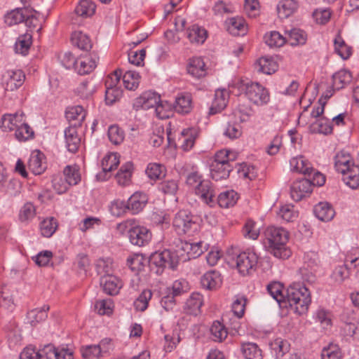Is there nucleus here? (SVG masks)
<instances>
[{
  "mask_svg": "<svg viewBox=\"0 0 359 359\" xmlns=\"http://www.w3.org/2000/svg\"><path fill=\"white\" fill-rule=\"evenodd\" d=\"M265 43L271 48H279L287 43L286 37L277 31L266 33L264 36Z\"/></svg>",
  "mask_w": 359,
  "mask_h": 359,
  "instance_id": "38",
  "label": "nucleus"
},
{
  "mask_svg": "<svg viewBox=\"0 0 359 359\" xmlns=\"http://www.w3.org/2000/svg\"><path fill=\"white\" fill-rule=\"evenodd\" d=\"M36 209L32 203H26L21 208L19 213V219L21 222H27L34 217Z\"/></svg>",
  "mask_w": 359,
  "mask_h": 359,
  "instance_id": "59",
  "label": "nucleus"
},
{
  "mask_svg": "<svg viewBox=\"0 0 359 359\" xmlns=\"http://www.w3.org/2000/svg\"><path fill=\"white\" fill-rule=\"evenodd\" d=\"M32 35L28 33L20 36L15 44L16 53H21L24 55H26L32 43Z\"/></svg>",
  "mask_w": 359,
  "mask_h": 359,
  "instance_id": "50",
  "label": "nucleus"
},
{
  "mask_svg": "<svg viewBox=\"0 0 359 359\" xmlns=\"http://www.w3.org/2000/svg\"><path fill=\"white\" fill-rule=\"evenodd\" d=\"M148 198L146 194L141 192H135L128 200V210L133 211L134 214L140 212L146 205Z\"/></svg>",
  "mask_w": 359,
  "mask_h": 359,
  "instance_id": "22",
  "label": "nucleus"
},
{
  "mask_svg": "<svg viewBox=\"0 0 359 359\" xmlns=\"http://www.w3.org/2000/svg\"><path fill=\"white\" fill-rule=\"evenodd\" d=\"M359 265V259L355 257L354 259H349L346 258L345 264L341 266L336 267L334 271V276L336 280L343 281L347 278L349 276L350 271L352 269H355Z\"/></svg>",
  "mask_w": 359,
  "mask_h": 359,
  "instance_id": "19",
  "label": "nucleus"
},
{
  "mask_svg": "<svg viewBox=\"0 0 359 359\" xmlns=\"http://www.w3.org/2000/svg\"><path fill=\"white\" fill-rule=\"evenodd\" d=\"M229 97V95L226 90H217L209 114L213 115L222 111L226 107Z\"/></svg>",
  "mask_w": 359,
  "mask_h": 359,
  "instance_id": "17",
  "label": "nucleus"
},
{
  "mask_svg": "<svg viewBox=\"0 0 359 359\" xmlns=\"http://www.w3.org/2000/svg\"><path fill=\"white\" fill-rule=\"evenodd\" d=\"M343 175V181L350 188L355 189L359 187V165L355 163L341 173Z\"/></svg>",
  "mask_w": 359,
  "mask_h": 359,
  "instance_id": "21",
  "label": "nucleus"
},
{
  "mask_svg": "<svg viewBox=\"0 0 359 359\" xmlns=\"http://www.w3.org/2000/svg\"><path fill=\"white\" fill-rule=\"evenodd\" d=\"M187 36L191 43L201 44L207 38V32L198 25H194L187 30Z\"/></svg>",
  "mask_w": 359,
  "mask_h": 359,
  "instance_id": "32",
  "label": "nucleus"
},
{
  "mask_svg": "<svg viewBox=\"0 0 359 359\" xmlns=\"http://www.w3.org/2000/svg\"><path fill=\"white\" fill-rule=\"evenodd\" d=\"M203 242L182 243V249L187 252L189 259H195L203 252Z\"/></svg>",
  "mask_w": 359,
  "mask_h": 359,
  "instance_id": "48",
  "label": "nucleus"
},
{
  "mask_svg": "<svg viewBox=\"0 0 359 359\" xmlns=\"http://www.w3.org/2000/svg\"><path fill=\"white\" fill-rule=\"evenodd\" d=\"M81 352L84 359H100L103 356L100 348L95 344L82 346Z\"/></svg>",
  "mask_w": 359,
  "mask_h": 359,
  "instance_id": "58",
  "label": "nucleus"
},
{
  "mask_svg": "<svg viewBox=\"0 0 359 359\" xmlns=\"http://www.w3.org/2000/svg\"><path fill=\"white\" fill-rule=\"evenodd\" d=\"M161 101L160 95L155 92L147 91L137 97L135 106L143 109L154 108Z\"/></svg>",
  "mask_w": 359,
  "mask_h": 359,
  "instance_id": "12",
  "label": "nucleus"
},
{
  "mask_svg": "<svg viewBox=\"0 0 359 359\" xmlns=\"http://www.w3.org/2000/svg\"><path fill=\"white\" fill-rule=\"evenodd\" d=\"M266 289L280 306H283L282 304L287 302L290 308L299 315L305 313L311 302L309 289L299 283L290 285L287 290L286 297L283 294L284 287L280 282L274 281L269 283Z\"/></svg>",
  "mask_w": 359,
  "mask_h": 359,
  "instance_id": "1",
  "label": "nucleus"
},
{
  "mask_svg": "<svg viewBox=\"0 0 359 359\" xmlns=\"http://www.w3.org/2000/svg\"><path fill=\"white\" fill-rule=\"evenodd\" d=\"M312 184L311 180L300 179L294 181L290 187V195L295 201H299L303 198L308 196L312 192Z\"/></svg>",
  "mask_w": 359,
  "mask_h": 359,
  "instance_id": "9",
  "label": "nucleus"
},
{
  "mask_svg": "<svg viewBox=\"0 0 359 359\" xmlns=\"http://www.w3.org/2000/svg\"><path fill=\"white\" fill-rule=\"evenodd\" d=\"M239 273L243 276L249 274L254 270L257 264L258 256L253 251L243 252L238 255L236 258H232Z\"/></svg>",
  "mask_w": 359,
  "mask_h": 359,
  "instance_id": "5",
  "label": "nucleus"
},
{
  "mask_svg": "<svg viewBox=\"0 0 359 359\" xmlns=\"http://www.w3.org/2000/svg\"><path fill=\"white\" fill-rule=\"evenodd\" d=\"M232 170L233 166L231 163L222 165L218 163H211L210 165L211 177L215 181L226 179Z\"/></svg>",
  "mask_w": 359,
  "mask_h": 359,
  "instance_id": "20",
  "label": "nucleus"
},
{
  "mask_svg": "<svg viewBox=\"0 0 359 359\" xmlns=\"http://www.w3.org/2000/svg\"><path fill=\"white\" fill-rule=\"evenodd\" d=\"M46 157L43 153L37 151L36 153H33L29 160L28 167L29 169L34 175H41L43 173L46 168Z\"/></svg>",
  "mask_w": 359,
  "mask_h": 359,
  "instance_id": "16",
  "label": "nucleus"
},
{
  "mask_svg": "<svg viewBox=\"0 0 359 359\" xmlns=\"http://www.w3.org/2000/svg\"><path fill=\"white\" fill-rule=\"evenodd\" d=\"M334 50L335 52L343 59H348L351 55V48L348 46L341 37V36L338 34L334 40Z\"/></svg>",
  "mask_w": 359,
  "mask_h": 359,
  "instance_id": "42",
  "label": "nucleus"
},
{
  "mask_svg": "<svg viewBox=\"0 0 359 359\" xmlns=\"http://www.w3.org/2000/svg\"><path fill=\"white\" fill-rule=\"evenodd\" d=\"M67 119L69 121H77L78 125L80 126L86 116V111L83 107L80 105L69 107L65 113Z\"/></svg>",
  "mask_w": 359,
  "mask_h": 359,
  "instance_id": "51",
  "label": "nucleus"
},
{
  "mask_svg": "<svg viewBox=\"0 0 359 359\" xmlns=\"http://www.w3.org/2000/svg\"><path fill=\"white\" fill-rule=\"evenodd\" d=\"M201 282L203 287L215 288L221 282L220 275L215 271H210L203 276Z\"/></svg>",
  "mask_w": 359,
  "mask_h": 359,
  "instance_id": "47",
  "label": "nucleus"
},
{
  "mask_svg": "<svg viewBox=\"0 0 359 359\" xmlns=\"http://www.w3.org/2000/svg\"><path fill=\"white\" fill-rule=\"evenodd\" d=\"M98 59L95 54L80 58L76 64V69L81 75L90 74L96 67Z\"/></svg>",
  "mask_w": 359,
  "mask_h": 359,
  "instance_id": "18",
  "label": "nucleus"
},
{
  "mask_svg": "<svg viewBox=\"0 0 359 359\" xmlns=\"http://www.w3.org/2000/svg\"><path fill=\"white\" fill-rule=\"evenodd\" d=\"M322 359H341L342 357L340 348L336 344L325 347L321 353Z\"/></svg>",
  "mask_w": 359,
  "mask_h": 359,
  "instance_id": "60",
  "label": "nucleus"
},
{
  "mask_svg": "<svg viewBox=\"0 0 359 359\" xmlns=\"http://www.w3.org/2000/svg\"><path fill=\"white\" fill-rule=\"evenodd\" d=\"M316 217L323 222L330 221L334 216V210L327 202H320L314 207Z\"/></svg>",
  "mask_w": 359,
  "mask_h": 359,
  "instance_id": "25",
  "label": "nucleus"
},
{
  "mask_svg": "<svg viewBox=\"0 0 359 359\" xmlns=\"http://www.w3.org/2000/svg\"><path fill=\"white\" fill-rule=\"evenodd\" d=\"M152 292L149 290H144L134 302V306L140 311H145L148 307L149 301L151 299Z\"/></svg>",
  "mask_w": 359,
  "mask_h": 359,
  "instance_id": "57",
  "label": "nucleus"
},
{
  "mask_svg": "<svg viewBox=\"0 0 359 359\" xmlns=\"http://www.w3.org/2000/svg\"><path fill=\"white\" fill-rule=\"evenodd\" d=\"M133 163L127 162L123 164L116 175V178L118 184L126 186L130 181L132 175Z\"/></svg>",
  "mask_w": 359,
  "mask_h": 359,
  "instance_id": "45",
  "label": "nucleus"
},
{
  "mask_svg": "<svg viewBox=\"0 0 359 359\" xmlns=\"http://www.w3.org/2000/svg\"><path fill=\"white\" fill-rule=\"evenodd\" d=\"M108 137L114 144H119L124 140V133L117 126H111L108 129Z\"/></svg>",
  "mask_w": 359,
  "mask_h": 359,
  "instance_id": "63",
  "label": "nucleus"
},
{
  "mask_svg": "<svg viewBox=\"0 0 359 359\" xmlns=\"http://www.w3.org/2000/svg\"><path fill=\"white\" fill-rule=\"evenodd\" d=\"M243 235L245 238L255 240L258 238L259 231L256 226V223L252 220H248L243 228Z\"/></svg>",
  "mask_w": 359,
  "mask_h": 359,
  "instance_id": "64",
  "label": "nucleus"
},
{
  "mask_svg": "<svg viewBox=\"0 0 359 359\" xmlns=\"http://www.w3.org/2000/svg\"><path fill=\"white\" fill-rule=\"evenodd\" d=\"M241 351L246 359H262V351L259 347L252 342L243 343Z\"/></svg>",
  "mask_w": 359,
  "mask_h": 359,
  "instance_id": "35",
  "label": "nucleus"
},
{
  "mask_svg": "<svg viewBox=\"0 0 359 359\" xmlns=\"http://www.w3.org/2000/svg\"><path fill=\"white\" fill-rule=\"evenodd\" d=\"M24 114L15 113L14 114H5L0 121V128L3 131H11L18 128L20 123H22Z\"/></svg>",
  "mask_w": 359,
  "mask_h": 359,
  "instance_id": "15",
  "label": "nucleus"
},
{
  "mask_svg": "<svg viewBox=\"0 0 359 359\" xmlns=\"http://www.w3.org/2000/svg\"><path fill=\"white\" fill-rule=\"evenodd\" d=\"M334 168L338 172L343 173L354 163L349 153L340 151L336 154L334 158Z\"/></svg>",
  "mask_w": 359,
  "mask_h": 359,
  "instance_id": "23",
  "label": "nucleus"
},
{
  "mask_svg": "<svg viewBox=\"0 0 359 359\" xmlns=\"http://www.w3.org/2000/svg\"><path fill=\"white\" fill-rule=\"evenodd\" d=\"M119 164V156L117 154H109L102 160V168L104 172H109L116 168Z\"/></svg>",
  "mask_w": 359,
  "mask_h": 359,
  "instance_id": "55",
  "label": "nucleus"
},
{
  "mask_svg": "<svg viewBox=\"0 0 359 359\" xmlns=\"http://www.w3.org/2000/svg\"><path fill=\"white\" fill-rule=\"evenodd\" d=\"M15 135L19 141H26L34 136V131L25 123V118H23L22 123H20L16 129Z\"/></svg>",
  "mask_w": 359,
  "mask_h": 359,
  "instance_id": "56",
  "label": "nucleus"
},
{
  "mask_svg": "<svg viewBox=\"0 0 359 359\" xmlns=\"http://www.w3.org/2000/svg\"><path fill=\"white\" fill-rule=\"evenodd\" d=\"M49 310V306H43L41 309H35L27 313V319L32 326L45 320L48 317L47 312Z\"/></svg>",
  "mask_w": 359,
  "mask_h": 359,
  "instance_id": "39",
  "label": "nucleus"
},
{
  "mask_svg": "<svg viewBox=\"0 0 359 359\" xmlns=\"http://www.w3.org/2000/svg\"><path fill=\"white\" fill-rule=\"evenodd\" d=\"M188 73L196 78H201L206 74L205 65L201 57H196L190 60L187 67Z\"/></svg>",
  "mask_w": 359,
  "mask_h": 359,
  "instance_id": "27",
  "label": "nucleus"
},
{
  "mask_svg": "<svg viewBox=\"0 0 359 359\" xmlns=\"http://www.w3.org/2000/svg\"><path fill=\"white\" fill-rule=\"evenodd\" d=\"M271 349L274 352L276 358L283 357L290 349L287 341L278 338L270 343Z\"/></svg>",
  "mask_w": 359,
  "mask_h": 359,
  "instance_id": "52",
  "label": "nucleus"
},
{
  "mask_svg": "<svg viewBox=\"0 0 359 359\" xmlns=\"http://www.w3.org/2000/svg\"><path fill=\"white\" fill-rule=\"evenodd\" d=\"M203 305V296L200 293H193L186 302L187 312L196 316L200 313Z\"/></svg>",
  "mask_w": 359,
  "mask_h": 359,
  "instance_id": "36",
  "label": "nucleus"
},
{
  "mask_svg": "<svg viewBox=\"0 0 359 359\" xmlns=\"http://www.w3.org/2000/svg\"><path fill=\"white\" fill-rule=\"evenodd\" d=\"M195 192L205 203L211 205V203L214 202L216 193L210 181L203 180V182H200V183L196 185Z\"/></svg>",
  "mask_w": 359,
  "mask_h": 359,
  "instance_id": "11",
  "label": "nucleus"
},
{
  "mask_svg": "<svg viewBox=\"0 0 359 359\" xmlns=\"http://www.w3.org/2000/svg\"><path fill=\"white\" fill-rule=\"evenodd\" d=\"M144 257L142 255L135 254L129 256L127 259V265L132 271L137 273L143 268Z\"/></svg>",
  "mask_w": 359,
  "mask_h": 359,
  "instance_id": "62",
  "label": "nucleus"
},
{
  "mask_svg": "<svg viewBox=\"0 0 359 359\" xmlns=\"http://www.w3.org/2000/svg\"><path fill=\"white\" fill-rule=\"evenodd\" d=\"M226 24L228 32L232 35H243L246 32V25L243 18H231L226 20Z\"/></svg>",
  "mask_w": 359,
  "mask_h": 359,
  "instance_id": "28",
  "label": "nucleus"
},
{
  "mask_svg": "<svg viewBox=\"0 0 359 359\" xmlns=\"http://www.w3.org/2000/svg\"><path fill=\"white\" fill-rule=\"evenodd\" d=\"M238 194L233 190L221 193L217 197V202L220 207L228 208L233 206L238 201Z\"/></svg>",
  "mask_w": 359,
  "mask_h": 359,
  "instance_id": "41",
  "label": "nucleus"
},
{
  "mask_svg": "<svg viewBox=\"0 0 359 359\" xmlns=\"http://www.w3.org/2000/svg\"><path fill=\"white\" fill-rule=\"evenodd\" d=\"M25 76L22 71L8 70L3 75V85L6 91H13L20 88L25 81Z\"/></svg>",
  "mask_w": 359,
  "mask_h": 359,
  "instance_id": "8",
  "label": "nucleus"
},
{
  "mask_svg": "<svg viewBox=\"0 0 359 359\" xmlns=\"http://www.w3.org/2000/svg\"><path fill=\"white\" fill-rule=\"evenodd\" d=\"M95 11V5L90 0H81L75 8L77 15L82 18L92 16Z\"/></svg>",
  "mask_w": 359,
  "mask_h": 359,
  "instance_id": "43",
  "label": "nucleus"
},
{
  "mask_svg": "<svg viewBox=\"0 0 359 359\" xmlns=\"http://www.w3.org/2000/svg\"><path fill=\"white\" fill-rule=\"evenodd\" d=\"M255 67L259 72L271 74L277 71L278 65L272 57H262L256 62Z\"/></svg>",
  "mask_w": 359,
  "mask_h": 359,
  "instance_id": "24",
  "label": "nucleus"
},
{
  "mask_svg": "<svg viewBox=\"0 0 359 359\" xmlns=\"http://www.w3.org/2000/svg\"><path fill=\"white\" fill-rule=\"evenodd\" d=\"M264 246L266 250L278 259H287L291 251L286 247L289 239L288 232L282 227L271 226L264 232Z\"/></svg>",
  "mask_w": 359,
  "mask_h": 359,
  "instance_id": "2",
  "label": "nucleus"
},
{
  "mask_svg": "<svg viewBox=\"0 0 359 359\" xmlns=\"http://www.w3.org/2000/svg\"><path fill=\"white\" fill-rule=\"evenodd\" d=\"M151 232L145 226H135L128 231L130 242L137 246L147 245L151 239Z\"/></svg>",
  "mask_w": 359,
  "mask_h": 359,
  "instance_id": "7",
  "label": "nucleus"
},
{
  "mask_svg": "<svg viewBox=\"0 0 359 359\" xmlns=\"http://www.w3.org/2000/svg\"><path fill=\"white\" fill-rule=\"evenodd\" d=\"M287 36L286 40L292 46L304 45L307 40L306 32L300 29L294 28L285 32Z\"/></svg>",
  "mask_w": 359,
  "mask_h": 359,
  "instance_id": "30",
  "label": "nucleus"
},
{
  "mask_svg": "<svg viewBox=\"0 0 359 359\" xmlns=\"http://www.w3.org/2000/svg\"><path fill=\"white\" fill-rule=\"evenodd\" d=\"M65 178L71 185L77 184L81 180L79 169L76 165H67L63 170Z\"/></svg>",
  "mask_w": 359,
  "mask_h": 359,
  "instance_id": "54",
  "label": "nucleus"
},
{
  "mask_svg": "<svg viewBox=\"0 0 359 359\" xmlns=\"http://www.w3.org/2000/svg\"><path fill=\"white\" fill-rule=\"evenodd\" d=\"M30 20L27 8H16L6 13L4 16V22L8 26H13L22 22L28 24Z\"/></svg>",
  "mask_w": 359,
  "mask_h": 359,
  "instance_id": "13",
  "label": "nucleus"
},
{
  "mask_svg": "<svg viewBox=\"0 0 359 359\" xmlns=\"http://www.w3.org/2000/svg\"><path fill=\"white\" fill-rule=\"evenodd\" d=\"M191 98L189 95H182L176 98L174 109L181 114H186L191 110Z\"/></svg>",
  "mask_w": 359,
  "mask_h": 359,
  "instance_id": "37",
  "label": "nucleus"
},
{
  "mask_svg": "<svg viewBox=\"0 0 359 359\" xmlns=\"http://www.w3.org/2000/svg\"><path fill=\"white\" fill-rule=\"evenodd\" d=\"M245 95L252 102L257 105H263L269 101L268 90L258 83H247Z\"/></svg>",
  "mask_w": 359,
  "mask_h": 359,
  "instance_id": "6",
  "label": "nucleus"
},
{
  "mask_svg": "<svg viewBox=\"0 0 359 359\" xmlns=\"http://www.w3.org/2000/svg\"><path fill=\"white\" fill-rule=\"evenodd\" d=\"M291 170L304 175H311L314 170L303 156L292 158L290 161Z\"/></svg>",
  "mask_w": 359,
  "mask_h": 359,
  "instance_id": "26",
  "label": "nucleus"
},
{
  "mask_svg": "<svg viewBox=\"0 0 359 359\" xmlns=\"http://www.w3.org/2000/svg\"><path fill=\"white\" fill-rule=\"evenodd\" d=\"M140 78L139 74L136 72H126L123 76V82L125 88L130 90H135L139 86Z\"/></svg>",
  "mask_w": 359,
  "mask_h": 359,
  "instance_id": "53",
  "label": "nucleus"
},
{
  "mask_svg": "<svg viewBox=\"0 0 359 359\" xmlns=\"http://www.w3.org/2000/svg\"><path fill=\"white\" fill-rule=\"evenodd\" d=\"M310 130L313 133L330 134L332 132V127L329 119L320 118L311 124Z\"/></svg>",
  "mask_w": 359,
  "mask_h": 359,
  "instance_id": "44",
  "label": "nucleus"
},
{
  "mask_svg": "<svg viewBox=\"0 0 359 359\" xmlns=\"http://www.w3.org/2000/svg\"><path fill=\"white\" fill-rule=\"evenodd\" d=\"M100 285L104 292L109 295H115L118 293L122 287L121 281L116 276L104 275L100 279Z\"/></svg>",
  "mask_w": 359,
  "mask_h": 359,
  "instance_id": "14",
  "label": "nucleus"
},
{
  "mask_svg": "<svg viewBox=\"0 0 359 359\" xmlns=\"http://www.w3.org/2000/svg\"><path fill=\"white\" fill-rule=\"evenodd\" d=\"M65 137L66 146L72 153L77 151L80 145L81 140L77 135L76 130L74 127H69L65 130Z\"/></svg>",
  "mask_w": 359,
  "mask_h": 359,
  "instance_id": "29",
  "label": "nucleus"
},
{
  "mask_svg": "<svg viewBox=\"0 0 359 359\" xmlns=\"http://www.w3.org/2000/svg\"><path fill=\"white\" fill-rule=\"evenodd\" d=\"M198 132L196 128H189L182 130L177 138V143L184 151L191 150L194 146Z\"/></svg>",
  "mask_w": 359,
  "mask_h": 359,
  "instance_id": "10",
  "label": "nucleus"
},
{
  "mask_svg": "<svg viewBox=\"0 0 359 359\" xmlns=\"http://www.w3.org/2000/svg\"><path fill=\"white\" fill-rule=\"evenodd\" d=\"M278 215L285 221L293 222L298 217L297 212L294 210V206L291 205H283L278 212Z\"/></svg>",
  "mask_w": 359,
  "mask_h": 359,
  "instance_id": "61",
  "label": "nucleus"
},
{
  "mask_svg": "<svg viewBox=\"0 0 359 359\" xmlns=\"http://www.w3.org/2000/svg\"><path fill=\"white\" fill-rule=\"evenodd\" d=\"M298 4L294 0H282L277 6L278 17L281 19L287 18L297 8Z\"/></svg>",
  "mask_w": 359,
  "mask_h": 359,
  "instance_id": "33",
  "label": "nucleus"
},
{
  "mask_svg": "<svg viewBox=\"0 0 359 359\" xmlns=\"http://www.w3.org/2000/svg\"><path fill=\"white\" fill-rule=\"evenodd\" d=\"M71 41L74 46L79 49L88 51L92 48V42L89 36L80 31H76L72 33Z\"/></svg>",
  "mask_w": 359,
  "mask_h": 359,
  "instance_id": "31",
  "label": "nucleus"
},
{
  "mask_svg": "<svg viewBox=\"0 0 359 359\" xmlns=\"http://www.w3.org/2000/svg\"><path fill=\"white\" fill-rule=\"evenodd\" d=\"M352 79L351 74L346 69H340L332 76V86L336 90H340L348 84Z\"/></svg>",
  "mask_w": 359,
  "mask_h": 359,
  "instance_id": "34",
  "label": "nucleus"
},
{
  "mask_svg": "<svg viewBox=\"0 0 359 359\" xmlns=\"http://www.w3.org/2000/svg\"><path fill=\"white\" fill-rule=\"evenodd\" d=\"M58 226L57 219L53 217L44 219L40 224V231L43 236L50 238L55 232Z\"/></svg>",
  "mask_w": 359,
  "mask_h": 359,
  "instance_id": "40",
  "label": "nucleus"
},
{
  "mask_svg": "<svg viewBox=\"0 0 359 359\" xmlns=\"http://www.w3.org/2000/svg\"><path fill=\"white\" fill-rule=\"evenodd\" d=\"M13 292V290L8 286L2 287L0 292V306L8 310H12L14 308Z\"/></svg>",
  "mask_w": 359,
  "mask_h": 359,
  "instance_id": "46",
  "label": "nucleus"
},
{
  "mask_svg": "<svg viewBox=\"0 0 359 359\" xmlns=\"http://www.w3.org/2000/svg\"><path fill=\"white\" fill-rule=\"evenodd\" d=\"M149 262L151 270H155V273L160 275L165 268L175 269L179 263V257L175 252L164 250L152 253Z\"/></svg>",
  "mask_w": 359,
  "mask_h": 359,
  "instance_id": "4",
  "label": "nucleus"
},
{
  "mask_svg": "<svg viewBox=\"0 0 359 359\" xmlns=\"http://www.w3.org/2000/svg\"><path fill=\"white\" fill-rule=\"evenodd\" d=\"M210 331L215 341L222 342L228 335L226 328L219 321L213 322Z\"/></svg>",
  "mask_w": 359,
  "mask_h": 359,
  "instance_id": "49",
  "label": "nucleus"
},
{
  "mask_svg": "<svg viewBox=\"0 0 359 359\" xmlns=\"http://www.w3.org/2000/svg\"><path fill=\"white\" fill-rule=\"evenodd\" d=\"M173 226L178 234L194 236L201 229L199 219L187 210H180L175 216Z\"/></svg>",
  "mask_w": 359,
  "mask_h": 359,
  "instance_id": "3",
  "label": "nucleus"
}]
</instances>
